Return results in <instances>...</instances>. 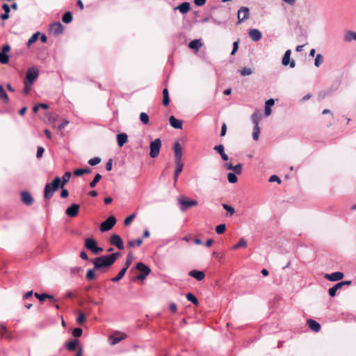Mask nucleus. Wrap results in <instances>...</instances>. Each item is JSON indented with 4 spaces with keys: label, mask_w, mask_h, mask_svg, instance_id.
<instances>
[{
    "label": "nucleus",
    "mask_w": 356,
    "mask_h": 356,
    "mask_svg": "<svg viewBox=\"0 0 356 356\" xmlns=\"http://www.w3.org/2000/svg\"><path fill=\"white\" fill-rule=\"evenodd\" d=\"M261 119V115L259 111H255L252 115V120L254 123V126L259 125V122Z\"/></svg>",
    "instance_id": "7c9ffc66"
},
{
    "label": "nucleus",
    "mask_w": 356,
    "mask_h": 356,
    "mask_svg": "<svg viewBox=\"0 0 356 356\" xmlns=\"http://www.w3.org/2000/svg\"><path fill=\"white\" fill-rule=\"evenodd\" d=\"M274 104L275 101L273 99H270L265 102L264 114L266 116H269L271 114V107Z\"/></svg>",
    "instance_id": "393cba45"
},
{
    "label": "nucleus",
    "mask_w": 356,
    "mask_h": 356,
    "mask_svg": "<svg viewBox=\"0 0 356 356\" xmlns=\"http://www.w3.org/2000/svg\"><path fill=\"white\" fill-rule=\"evenodd\" d=\"M39 75V71L35 67H32L28 69L26 74V79L24 80L25 82L29 83H33V82L37 79L38 76Z\"/></svg>",
    "instance_id": "20e7f679"
},
{
    "label": "nucleus",
    "mask_w": 356,
    "mask_h": 356,
    "mask_svg": "<svg viewBox=\"0 0 356 356\" xmlns=\"http://www.w3.org/2000/svg\"><path fill=\"white\" fill-rule=\"evenodd\" d=\"M162 143L160 138H156L150 143L149 156L151 158H156L160 152Z\"/></svg>",
    "instance_id": "7ed1b4c3"
},
{
    "label": "nucleus",
    "mask_w": 356,
    "mask_h": 356,
    "mask_svg": "<svg viewBox=\"0 0 356 356\" xmlns=\"http://www.w3.org/2000/svg\"><path fill=\"white\" fill-rule=\"evenodd\" d=\"M140 120L145 124H147L149 123V116L145 113H141L140 114Z\"/></svg>",
    "instance_id": "a18cd8bd"
},
{
    "label": "nucleus",
    "mask_w": 356,
    "mask_h": 356,
    "mask_svg": "<svg viewBox=\"0 0 356 356\" xmlns=\"http://www.w3.org/2000/svg\"><path fill=\"white\" fill-rule=\"evenodd\" d=\"M118 256V253H113L96 258L93 261L94 266L97 269L109 267L115 261Z\"/></svg>",
    "instance_id": "f257e3e1"
},
{
    "label": "nucleus",
    "mask_w": 356,
    "mask_h": 356,
    "mask_svg": "<svg viewBox=\"0 0 356 356\" xmlns=\"http://www.w3.org/2000/svg\"><path fill=\"white\" fill-rule=\"evenodd\" d=\"M0 99L5 103H8L9 101L8 96L1 85H0Z\"/></svg>",
    "instance_id": "2f4dec72"
},
{
    "label": "nucleus",
    "mask_w": 356,
    "mask_h": 356,
    "mask_svg": "<svg viewBox=\"0 0 356 356\" xmlns=\"http://www.w3.org/2000/svg\"><path fill=\"white\" fill-rule=\"evenodd\" d=\"M70 177H71V173L70 172H65L64 174V175L63 176V184H62V186H63L67 182H68V181L70 180Z\"/></svg>",
    "instance_id": "6e6d98bb"
},
{
    "label": "nucleus",
    "mask_w": 356,
    "mask_h": 356,
    "mask_svg": "<svg viewBox=\"0 0 356 356\" xmlns=\"http://www.w3.org/2000/svg\"><path fill=\"white\" fill-rule=\"evenodd\" d=\"M39 35L40 32H36L33 35H32V36L28 40L27 45L29 47L33 43H34L38 39Z\"/></svg>",
    "instance_id": "79ce46f5"
},
{
    "label": "nucleus",
    "mask_w": 356,
    "mask_h": 356,
    "mask_svg": "<svg viewBox=\"0 0 356 356\" xmlns=\"http://www.w3.org/2000/svg\"><path fill=\"white\" fill-rule=\"evenodd\" d=\"M247 245H248L247 241L245 238H240V240L238 241V242L236 244H235L234 245H233L232 247V250H236L241 248H246Z\"/></svg>",
    "instance_id": "c85d7f7f"
},
{
    "label": "nucleus",
    "mask_w": 356,
    "mask_h": 356,
    "mask_svg": "<svg viewBox=\"0 0 356 356\" xmlns=\"http://www.w3.org/2000/svg\"><path fill=\"white\" fill-rule=\"evenodd\" d=\"M307 324L309 328L316 332H318L321 330V325L317 321L313 319L308 320Z\"/></svg>",
    "instance_id": "bb28decb"
},
{
    "label": "nucleus",
    "mask_w": 356,
    "mask_h": 356,
    "mask_svg": "<svg viewBox=\"0 0 356 356\" xmlns=\"http://www.w3.org/2000/svg\"><path fill=\"white\" fill-rule=\"evenodd\" d=\"M178 202L181 205V210L183 211L191 207L197 205V202L195 200L179 199Z\"/></svg>",
    "instance_id": "1a4fd4ad"
},
{
    "label": "nucleus",
    "mask_w": 356,
    "mask_h": 356,
    "mask_svg": "<svg viewBox=\"0 0 356 356\" xmlns=\"http://www.w3.org/2000/svg\"><path fill=\"white\" fill-rule=\"evenodd\" d=\"M118 145L120 147H122L127 141L128 136L126 134L122 133L117 135Z\"/></svg>",
    "instance_id": "a878e982"
},
{
    "label": "nucleus",
    "mask_w": 356,
    "mask_h": 356,
    "mask_svg": "<svg viewBox=\"0 0 356 356\" xmlns=\"http://www.w3.org/2000/svg\"><path fill=\"white\" fill-rule=\"evenodd\" d=\"M269 181L270 182H274V181H276L277 182L278 184H280L281 183V179H280V177L277 175H272L270 179H269Z\"/></svg>",
    "instance_id": "680f3d73"
},
{
    "label": "nucleus",
    "mask_w": 356,
    "mask_h": 356,
    "mask_svg": "<svg viewBox=\"0 0 356 356\" xmlns=\"http://www.w3.org/2000/svg\"><path fill=\"white\" fill-rule=\"evenodd\" d=\"M24 92L26 95H27L30 92V91L31 90L32 83H29L24 81Z\"/></svg>",
    "instance_id": "5fc2aeb1"
},
{
    "label": "nucleus",
    "mask_w": 356,
    "mask_h": 356,
    "mask_svg": "<svg viewBox=\"0 0 356 356\" xmlns=\"http://www.w3.org/2000/svg\"><path fill=\"white\" fill-rule=\"evenodd\" d=\"M223 166L227 170H232L236 175H240L242 172V164L241 163L232 165V163H226Z\"/></svg>",
    "instance_id": "2eb2a0df"
},
{
    "label": "nucleus",
    "mask_w": 356,
    "mask_h": 356,
    "mask_svg": "<svg viewBox=\"0 0 356 356\" xmlns=\"http://www.w3.org/2000/svg\"><path fill=\"white\" fill-rule=\"evenodd\" d=\"M175 163H184L182 161V147L178 142L174 143Z\"/></svg>",
    "instance_id": "6e6552de"
},
{
    "label": "nucleus",
    "mask_w": 356,
    "mask_h": 356,
    "mask_svg": "<svg viewBox=\"0 0 356 356\" xmlns=\"http://www.w3.org/2000/svg\"><path fill=\"white\" fill-rule=\"evenodd\" d=\"M143 243V240L141 238H138L135 241H129L128 245L129 246L134 248L135 246H140Z\"/></svg>",
    "instance_id": "de8ad7c7"
},
{
    "label": "nucleus",
    "mask_w": 356,
    "mask_h": 356,
    "mask_svg": "<svg viewBox=\"0 0 356 356\" xmlns=\"http://www.w3.org/2000/svg\"><path fill=\"white\" fill-rule=\"evenodd\" d=\"M22 201L26 205H31L33 202V198L31 193L28 191H23L21 193Z\"/></svg>",
    "instance_id": "a211bd4d"
},
{
    "label": "nucleus",
    "mask_w": 356,
    "mask_h": 356,
    "mask_svg": "<svg viewBox=\"0 0 356 356\" xmlns=\"http://www.w3.org/2000/svg\"><path fill=\"white\" fill-rule=\"evenodd\" d=\"M85 247L95 254H98L103 251V248L97 247L96 241L92 238L86 239Z\"/></svg>",
    "instance_id": "423d86ee"
},
{
    "label": "nucleus",
    "mask_w": 356,
    "mask_h": 356,
    "mask_svg": "<svg viewBox=\"0 0 356 356\" xmlns=\"http://www.w3.org/2000/svg\"><path fill=\"white\" fill-rule=\"evenodd\" d=\"M61 179L60 177H56L52 182L48 183L44 187V197L50 199L55 191H56L60 184Z\"/></svg>",
    "instance_id": "f03ea898"
},
{
    "label": "nucleus",
    "mask_w": 356,
    "mask_h": 356,
    "mask_svg": "<svg viewBox=\"0 0 356 356\" xmlns=\"http://www.w3.org/2000/svg\"><path fill=\"white\" fill-rule=\"evenodd\" d=\"M190 8H191L190 3L184 2V3H181L179 6H178L177 7H176L175 9L179 10V12L182 14H186L190 10Z\"/></svg>",
    "instance_id": "5701e85b"
},
{
    "label": "nucleus",
    "mask_w": 356,
    "mask_h": 356,
    "mask_svg": "<svg viewBox=\"0 0 356 356\" xmlns=\"http://www.w3.org/2000/svg\"><path fill=\"white\" fill-rule=\"evenodd\" d=\"M69 124V122L67 120H63V122L58 126V129L62 130L63 129L67 124Z\"/></svg>",
    "instance_id": "69168bd1"
},
{
    "label": "nucleus",
    "mask_w": 356,
    "mask_h": 356,
    "mask_svg": "<svg viewBox=\"0 0 356 356\" xmlns=\"http://www.w3.org/2000/svg\"><path fill=\"white\" fill-rule=\"evenodd\" d=\"M225 229H226L225 225V224H220V225H218L216 227V232L218 234H222L225 231Z\"/></svg>",
    "instance_id": "8fccbe9b"
},
{
    "label": "nucleus",
    "mask_w": 356,
    "mask_h": 356,
    "mask_svg": "<svg viewBox=\"0 0 356 356\" xmlns=\"http://www.w3.org/2000/svg\"><path fill=\"white\" fill-rule=\"evenodd\" d=\"M340 289L339 285L336 284L334 286L331 287L328 290V293L331 297H334L336 296L337 290Z\"/></svg>",
    "instance_id": "ea45409f"
},
{
    "label": "nucleus",
    "mask_w": 356,
    "mask_h": 356,
    "mask_svg": "<svg viewBox=\"0 0 356 356\" xmlns=\"http://www.w3.org/2000/svg\"><path fill=\"white\" fill-rule=\"evenodd\" d=\"M188 275L198 281H201L204 279L205 275L203 271L193 270L189 272Z\"/></svg>",
    "instance_id": "412c9836"
},
{
    "label": "nucleus",
    "mask_w": 356,
    "mask_h": 356,
    "mask_svg": "<svg viewBox=\"0 0 356 356\" xmlns=\"http://www.w3.org/2000/svg\"><path fill=\"white\" fill-rule=\"evenodd\" d=\"M63 31V26L59 22L53 23L50 26V32L55 35H60Z\"/></svg>",
    "instance_id": "f8f14e48"
},
{
    "label": "nucleus",
    "mask_w": 356,
    "mask_h": 356,
    "mask_svg": "<svg viewBox=\"0 0 356 356\" xmlns=\"http://www.w3.org/2000/svg\"><path fill=\"white\" fill-rule=\"evenodd\" d=\"M85 321H86V316H85L84 314L81 313V312L79 313V317L77 318L78 323L81 324Z\"/></svg>",
    "instance_id": "e2e57ef3"
},
{
    "label": "nucleus",
    "mask_w": 356,
    "mask_h": 356,
    "mask_svg": "<svg viewBox=\"0 0 356 356\" xmlns=\"http://www.w3.org/2000/svg\"><path fill=\"white\" fill-rule=\"evenodd\" d=\"M10 51V47L8 44H6L2 47L0 51V63L1 64H7L9 61L8 53Z\"/></svg>",
    "instance_id": "9d476101"
},
{
    "label": "nucleus",
    "mask_w": 356,
    "mask_h": 356,
    "mask_svg": "<svg viewBox=\"0 0 356 356\" xmlns=\"http://www.w3.org/2000/svg\"><path fill=\"white\" fill-rule=\"evenodd\" d=\"M343 40L346 42H351L356 41V32L353 31H348L344 33Z\"/></svg>",
    "instance_id": "aec40b11"
},
{
    "label": "nucleus",
    "mask_w": 356,
    "mask_h": 356,
    "mask_svg": "<svg viewBox=\"0 0 356 356\" xmlns=\"http://www.w3.org/2000/svg\"><path fill=\"white\" fill-rule=\"evenodd\" d=\"M101 178L102 175L100 174H97L95 176L93 180L90 183V186L91 188H94L96 186L97 183L101 179Z\"/></svg>",
    "instance_id": "09e8293b"
},
{
    "label": "nucleus",
    "mask_w": 356,
    "mask_h": 356,
    "mask_svg": "<svg viewBox=\"0 0 356 356\" xmlns=\"http://www.w3.org/2000/svg\"><path fill=\"white\" fill-rule=\"evenodd\" d=\"M133 257L131 254H129L127 259V261L125 262V267L127 269L129 267L131 264L132 263Z\"/></svg>",
    "instance_id": "052dcab7"
},
{
    "label": "nucleus",
    "mask_w": 356,
    "mask_h": 356,
    "mask_svg": "<svg viewBox=\"0 0 356 356\" xmlns=\"http://www.w3.org/2000/svg\"><path fill=\"white\" fill-rule=\"evenodd\" d=\"M79 344V340L74 339L66 343V347L69 350H73Z\"/></svg>",
    "instance_id": "473e14b6"
},
{
    "label": "nucleus",
    "mask_w": 356,
    "mask_h": 356,
    "mask_svg": "<svg viewBox=\"0 0 356 356\" xmlns=\"http://www.w3.org/2000/svg\"><path fill=\"white\" fill-rule=\"evenodd\" d=\"M238 42L236 41L233 44V49L231 52V55H234L235 53L236 52V51L238 50Z\"/></svg>",
    "instance_id": "0e129e2a"
},
{
    "label": "nucleus",
    "mask_w": 356,
    "mask_h": 356,
    "mask_svg": "<svg viewBox=\"0 0 356 356\" xmlns=\"http://www.w3.org/2000/svg\"><path fill=\"white\" fill-rule=\"evenodd\" d=\"M184 168V163H175V170L174 173L175 182L177 181L179 174L181 172Z\"/></svg>",
    "instance_id": "cd10ccee"
},
{
    "label": "nucleus",
    "mask_w": 356,
    "mask_h": 356,
    "mask_svg": "<svg viewBox=\"0 0 356 356\" xmlns=\"http://www.w3.org/2000/svg\"><path fill=\"white\" fill-rule=\"evenodd\" d=\"M237 17L239 23L248 19L249 17V8L245 6L241 7L238 10Z\"/></svg>",
    "instance_id": "ddd939ff"
},
{
    "label": "nucleus",
    "mask_w": 356,
    "mask_h": 356,
    "mask_svg": "<svg viewBox=\"0 0 356 356\" xmlns=\"http://www.w3.org/2000/svg\"><path fill=\"white\" fill-rule=\"evenodd\" d=\"M186 297L188 301L193 302L194 305H198V300L193 294L188 293L186 294Z\"/></svg>",
    "instance_id": "a19ab883"
},
{
    "label": "nucleus",
    "mask_w": 356,
    "mask_h": 356,
    "mask_svg": "<svg viewBox=\"0 0 356 356\" xmlns=\"http://www.w3.org/2000/svg\"><path fill=\"white\" fill-rule=\"evenodd\" d=\"M343 273L342 272H334L331 274H325L324 277L331 282L339 281L343 278Z\"/></svg>",
    "instance_id": "9b49d317"
},
{
    "label": "nucleus",
    "mask_w": 356,
    "mask_h": 356,
    "mask_svg": "<svg viewBox=\"0 0 356 356\" xmlns=\"http://www.w3.org/2000/svg\"><path fill=\"white\" fill-rule=\"evenodd\" d=\"M116 224V218L111 216H109L105 221L102 222L100 225V230L102 232L111 229Z\"/></svg>",
    "instance_id": "0eeeda50"
},
{
    "label": "nucleus",
    "mask_w": 356,
    "mask_h": 356,
    "mask_svg": "<svg viewBox=\"0 0 356 356\" xmlns=\"http://www.w3.org/2000/svg\"><path fill=\"white\" fill-rule=\"evenodd\" d=\"M8 332V330L7 328L3 326V325H1V328H0V334L3 336V337H6V334Z\"/></svg>",
    "instance_id": "338daca9"
},
{
    "label": "nucleus",
    "mask_w": 356,
    "mask_h": 356,
    "mask_svg": "<svg viewBox=\"0 0 356 356\" xmlns=\"http://www.w3.org/2000/svg\"><path fill=\"white\" fill-rule=\"evenodd\" d=\"M136 268L141 273V274L136 277L137 280H145L151 272L150 268L142 262H139L136 264Z\"/></svg>",
    "instance_id": "39448f33"
},
{
    "label": "nucleus",
    "mask_w": 356,
    "mask_h": 356,
    "mask_svg": "<svg viewBox=\"0 0 356 356\" xmlns=\"http://www.w3.org/2000/svg\"><path fill=\"white\" fill-rule=\"evenodd\" d=\"M110 242L112 245H115L120 250H122L124 248L122 240L120 236L117 234L111 235Z\"/></svg>",
    "instance_id": "4468645a"
},
{
    "label": "nucleus",
    "mask_w": 356,
    "mask_h": 356,
    "mask_svg": "<svg viewBox=\"0 0 356 356\" xmlns=\"http://www.w3.org/2000/svg\"><path fill=\"white\" fill-rule=\"evenodd\" d=\"M95 277V274L93 270H89L86 274V278L88 280H93Z\"/></svg>",
    "instance_id": "13d9d810"
},
{
    "label": "nucleus",
    "mask_w": 356,
    "mask_h": 356,
    "mask_svg": "<svg viewBox=\"0 0 356 356\" xmlns=\"http://www.w3.org/2000/svg\"><path fill=\"white\" fill-rule=\"evenodd\" d=\"M227 179L228 181L231 184H235L238 181V178L235 173L233 172H229L227 175Z\"/></svg>",
    "instance_id": "58836bf2"
},
{
    "label": "nucleus",
    "mask_w": 356,
    "mask_h": 356,
    "mask_svg": "<svg viewBox=\"0 0 356 356\" xmlns=\"http://www.w3.org/2000/svg\"><path fill=\"white\" fill-rule=\"evenodd\" d=\"M291 54V51L290 49L286 51L282 58V65L285 66L289 65L291 68H293L296 64L293 60L290 61Z\"/></svg>",
    "instance_id": "f3484780"
},
{
    "label": "nucleus",
    "mask_w": 356,
    "mask_h": 356,
    "mask_svg": "<svg viewBox=\"0 0 356 356\" xmlns=\"http://www.w3.org/2000/svg\"><path fill=\"white\" fill-rule=\"evenodd\" d=\"M35 296L38 298L40 301H43L44 300L45 298H49V299H54V297L51 295H48V294H46V293H42V294H39L38 293H35Z\"/></svg>",
    "instance_id": "4c0bfd02"
},
{
    "label": "nucleus",
    "mask_w": 356,
    "mask_h": 356,
    "mask_svg": "<svg viewBox=\"0 0 356 356\" xmlns=\"http://www.w3.org/2000/svg\"><path fill=\"white\" fill-rule=\"evenodd\" d=\"M202 44L200 40H193L188 44V47L191 49H195L196 51H197L202 47Z\"/></svg>",
    "instance_id": "c756f323"
},
{
    "label": "nucleus",
    "mask_w": 356,
    "mask_h": 356,
    "mask_svg": "<svg viewBox=\"0 0 356 356\" xmlns=\"http://www.w3.org/2000/svg\"><path fill=\"white\" fill-rule=\"evenodd\" d=\"M170 125L175 129H181L182 122L180 120L175 118L174 116H170L169 118Z\"/></svg>",
    "instance_id": "b1692460"
},
{
    "label": "nucleus",
    "mask_w": 356,
    "mask_h": 356,
    "mask_svg": "<svg viewBox=\"0 0 356 356\" xmlns=\"http://www.w3.org/2000/svg\"><path fill=\"white\" fill-rule=\"evenodd\" d=\"M323 61V56L321 54H318L315 58L314 65L316 67H318L322 64Z\"/></svg>",
    "instance_id": "37998d69"
},
{
    "label": "nucleus",
    "mask_w": 356,
    "mask_h": 356,
    "mask_svg": "<svg viewBox=\"0 0 356 356\" xmlns=\"http://www.w3.org/2000/svg\"><path fill=\"white\" fill-rule=\"evenodd\" d=\"M72 334L75 337H79L82 334V330L79 327L74 328L72 331Z\"/></svg>",
    "instance_id": "4d7b16f0"
},
{
    "label": "nucleus",
    "mask_w": 356,
    "mask_h": 356,
    "mask_svg": "<svg viewBox=\"0 0 356 356\" xmlns=\"http://www.w3.org/2000/svg\"><path fill=\"white\" fill-rule=\"evenodd\" d=\"M63 22L65 23H70L72 21V15L70 12H66L63 16Z\"/></svg>",
    "instance_id": "c9c22d12"
},
{
    "label": "nucleus",
    "mask_w": 356,
    "mask_h": 356,
    "mask_svg": "<svg viewBox=\"0 0 356 356\" xmlns=\"http://www.w3.org/2000/svg\"><path fill=\"white\" fill-rule=\"evenodd\" d=\"M260 135V128L259 125L254 126L252 137L254 140H258Z\"/></svg>",
    "instance_id": "e433bc0d"
},
{
    "label": "nucleus",
    "mask_w": 356,
    "mask_h": 356,
    "mask_svg": "<svg viewBox=\"0 0 356 356\" xmlns=\"http://www.w3.org/2000/svg\"><path fill=\"white\" fill-rule=\"evenodd\" d=\"M163 104L166 106L169 104L170 99H169V95H168V90L167 88H164L163 90Z\"/></svg>",
    "instance_id": "f704fd0d"
},
{
    "label": "nucleus",
    "mask_w": 356,
    "mask_h": 356,
    "mask_svg": "<svg viewBox=\"0 0 356 356\" xmlns=\"http://www.w3.org/2000/svg\"><path fill=\"white\" fill-rule=\"evenodd\" d=\"M135 217H136L135 214H131L129 216H128L127 218H126L125 220H124V225L126 226L129 225L131 223V222L133 221V220L134 219Z\"/></svg>",
    "instance_id": "864d4df0"
},
{
    "label": "nucleus",
    "mask_w": 356,
    "mask_h": 356,
    "mask_svg": "<svg viewBox=\"0 0 356 356\" xmlns=\"http://www.w3.org/2000/svg\"><path fill=\"white\" fill-rule=\"evenodd\" d=\"M222 207L229 213L230 216L233 215L235 212L234 209L227 204H222Z\"/></svg>",
    "instance_id": "603ef678"
},
{
    "label": "nucleus",
    "mask_w": 356,
    "mask_h": 356,
    "mask_svg": "<svg viewBox=\"0 0 356 356\" xmlns=\"http://www.w3.org/2000/svg\"><path fill=\"white\" fill-rule=\"evenodd\" d=\"M239 72L241 76H249L253 73V71L250 67H244Z\"/></svg>",
    "instance_id": "c03bdc74"
},
{
    "label": "nucleus",
    "mask_w": 356,
    "mask_h": 356,
    "mask_svg": "<svg viewBox=\"0 0 356 356\" xmlns=\"http://www.w3.org/2000/svg\"><path fill=\"white\" fill-rule=\"evenodd\" d=\"M44 151V149L43 147H38V150H37V157L38 158L41 157L43 154Z\"/></svg>",
    "instance_id": "774afa93"
},
{
    "label": "nucleus",
    "mask_w": 356,
    "mask_h": 356,
    "mask_svg": "<svg viewBox=\"0 0 356 356\" xmlns=\"http://www.w3.org/2000/svg\"><path fill=\"white\" fill-rule=\"evenodd\" d=\"M90 169H76L74 171V174L76 176H81L85 173H90Z\"/></svg>",
    "instance_id": "49530a36"
},
{
    "label": "nucleus",
    "mask_w": 356,
    "mask_h": 356,
    "mask_svg": "<svg viewBox=\"0 0 356 356\" xmlns=\"http://www.w3.org/2000/svg\"><path fill=\"white\" fill-rule=\"evenodd\" d=\"M249 35L251 39L254 42L258 41L261 38V31L256 29H250Z\"/></svg>",
    "instance_id": "4be33fe9"
},
{
    "label": "nucleus",
    "mask_w": 356,
    "mask_h": 356,
    "mask_svg": "<svg viewBox=\"0 0 356 356\" xmlns=\"http://www.w3.org/2000/svg\"><path fill=\"white\" fill-rule=\"evenodd\" d=\"M126 338V334L122 332H115L110 337L111 343L115 345Z\"/></svg>",
    "instance_id": "dca6fc26"
},
{
    "label": "nucleus",
    "mask_w": 356,
    "mask_h": 356,
    "mask_svg": "<svg viewBox=\"0 0 356 356\" xmlns=\"http://www.w3.org/2000/svg\"><path fill=\"white\" fill-rule=\"evenodd\" d=\"M79 205L77 204H72L66 209V214L70 217H74L78 214L79 210Z\"/></svg>",
    "instance_id": "6ab92c4d"
},
{
    "label": "nucleus",
    "mask_w": 356,
    "mask_h": 356,
    "mask_svg": "<svg viewBox=\"0 0 356 356\" xmlns=\"http://www.w3.org/2000/svg\"><path fill=\"white\" fill-rule=\"evenodd\" d=\"M126 272H127V268H123L119 272L118 275L116 277L111 279V281L113 282H117L120 281L124 276Z\"/></svg>",
    "instance_id": "72a5a7b5"
},
{
    "label": "nucleus",
    "mask_w": 356,
    "mask_h": 356,
    "mask_svg": "<svg viewBox=\"0 0 356 356\" xmlns=\"http://www.w3.org/2000/svg\"><path fill=\"white\" fill-rule=\"evenodd\" d=\"M214 149L220 155L225 152L224 146L222 145L215 146Z\"/></svg>",
    "instance_id": "bf43d9fd"
},
{
    "label": "nucleus",
    "mask_w": 356,
    "mask_h": 356,
    "mask_svg": "<svg viewBox=\"0 0 356 356\" xmlns=\"http://www.w3.org/2000/svg\"><path fill=\"white\" fill-rule=\"evenodd\" d=\"M100 162H101V159L99 157H94V158L90 159L88 161V163L90 165H96L99 164Z\"/></svg>",
    "instance_id": "3c124183"
}]
</instances>
